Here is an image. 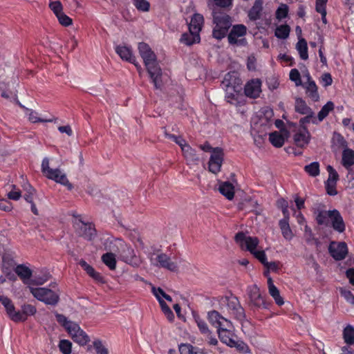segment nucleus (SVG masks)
I'll return each instance as SVG.
<instances>
[{
    "label": "nucleus",
    "instance_id": "f257e3e1",
    "mask_svg": "<svg viewBox=\"0 0 354 354\" xmlns=\"http://www.w3.org/2000/svg\"><path fill=\"white\" fill-rule=\"evenodd\" d=\"M138 51L155 87L160 88L162 86V70L157 61L156 55L145 42L138 44Z\"/></svg>",
    "mask_w": 354,
    "mask_h": 354
},
{
    "label": "nucleus",
    "instance_id": "f03ea898",
    "mask_svg": "<svg viewBox=\"0 0 354 354\" xmlns=\"http://www.w3.org/2000/svg\"><path fill=\"white\" fill-rule=\"evenodd\" d=\"M212 14L214 24L212 36L214 38L221 40L226 36L232 26L231 17L226 13L221 12L218 8H214Z\"/></svg>",
    "mask_w": 354,
    "mask_h": 354
},
{
    "label": "nucleus",
    "instance_id": "7ed1b4c3",
    "mask_svg": "<svg viewBox=\"0 0 354 354\" xmlns=\"http://www.w3.org/2000/svg\"><path fill=\"white\" fill-rule=\"evenodd\" d=\"M246 292L248 297V306L252 309H268L269 308V303L266 301L259 288L256 284L248 286Z\"/></svg>",
    "mask_w": 354,
    "mask_h": 354
},
{
    "label": "nucleus",
    "instance_id": "20e7f679",
    "mask_svg": "<svg viewBox=\"0 0 354 354\" xmlns=\"http://www.w3.org/2000/svg\"><path fill=\"white\" fill-rule=\"evenodd\" d=\"M30 291L36 299L48 305L55 306L59 300V295L48 288H30Z\"/></svg>",
    "mask_w": 354,
    "mask_h": 354
},
{
    "label": "nucleus",
    "instance_id": "39448f33",
    "mask_svg": "<svg viewBox=\"0 0 354 354\" xmlns=\"http://www.w3.org/2000/svg\"><path fill=\"white\" fill-rule=\"evenodd\" d=\"M223 302L226 304L229 313L235 319L239 321H243L245 319V310L236 297H226L223 299Z\"/></svg>",
    "mask_w": 354,
    "mask_h": 354
},
{
    "label": "nucleus",
    "instance_id": "423d86ee",
    "mask_svg": "<svg viewBox=\"0 0 354 354\" xmlns=\"http://www.w3.org/2000/svg\"><path fill=\"white\" fill-rule=\"evenodd\" d=\"M150 261L154 266L162 268L171 272H176L178 268L177 263L172 261L165 253H153L151 255Z\"/></svg>",
    "mask_w": 354,
    "mask_h": 354
},
{
    "label": "nucleus",
    "instance_id": "0eeeda50",
    "mask_svg": "<svg viewBox=\"0 0 354 354\" xmlns=\"http://www.w3.org/2000/svg\"><path fill=\"white\" fill-rule=\"evenodd\" d=\"M71 326L68 328L67 332L72 339L80 346L86 345L90 341L89 337L77 324H72Z\"/></svg>",
    "mask_w": 354,
    "mask_h": 354
},
{
    "label": "nucleus",
    "instance_id": "6e6552de",
    "mask_svg": "<svg viewBox=\"0 0 354 354\" xmlns=\"http://www.w3.org/2000/svg\"><path fill=\"white\" fill-rule=\"evenodd\" d=\"M235 241L242 248L252 253L257 250L259 244V239L257 237L247 236L243 232H239L235 236Z\"/></svg>",
    "mask_w": 354,
    "mask_h": 354
},
{
    "label": "nucleus",
    "instance_id": "1a4fd4ad",
    "mask_svg": "<svg viewBox=\"0 0 354 354\" xmlns=\"http://www.w3.org/2000/svg\"><path fill=\"white\" fill-rule=\"evenodd\" d=\"M77 232L79 236L84 239L91 241L94 239L97 235V232L94 225L90 223H84L81 219L76 223Z\"/></svg>",
    "mask_w": 354,
    "mask_h": 354
},
{
    "label": "nucleus",
    "instance_id": "9d476101",
    "mask_svg": "<svg viewBox=\"0 0 354 354\" xmlns=\"http://www.w3.org/2000/svg\"><path fill=\"white\" fill-rule=\"evenodd\" d=\"M223 151L220 147H215L209 161V169L214 174L220 171L223 160Z\"/></svg>",
    "mask_w": 354,
    "mask_h": 354
},
{
    "label": "nucleus",
    "instance_id": "9b49d317",
    "mask_svg": "<svg viewBox=\"0 0 354 354\" xmlns=\"http://www.w3.org/2000/svg\"><path fill=\"white\" fill-rule=\"evenodd\" d=\"M328 251L334 259L341 261L347 255L348 247L345 242H332L328 247Z\"/></svg>",
    "mask_w": 354,
    "mask_h": 354
},
{
    "label": "nucleus",
    "instance_id": "f8f14e48",
    "mask_svg": "<svg viewBox=\"0 0 354 354\" xmlns=\"http://www.w3.org/2000/svg\"><path fill=\"white\" fill-rule=\"evenodd\" d=\"M227 323V327L221 328L217 330V333L220 340L227 346H235V340L233 339L234 334L230 330L232 324L230 321L225 319Z\"/></svg>",
    "mask_w": 354,
    "mask_h": 354
},
{
    "label": "nucleus",
    "instance_id": "ddd939ff",
    "mask_svg": "<svg viewBox=\"0 0 354 354\" xmlns=\"http://www.w3.org/2000/svg\"><path fill=\"white\" fill-rule=\"evenodd\" d=\"M246 30L247 28L244 25L238 24L234 26L227 37L229 43L231 44L238 43L239 44H245L246 42L245 39L238 40L237 37L244 36L246 34Z\"/></svg>",
    "mask_w": 354,
    "mask_h": 354
},
{
    "label": "nucleus",
    "instance_id": "4468645a",
    "mask_svg": "<svg viewBox=\"0 0 354 354\" xmlns=\"http://www.w3.org/2000/svg\"><path fill=\"white\" fill-rule=\"evenodd\" d=\"M0 301L5 307L9 318L15 322H19V319L21 318L19 310H15L12 301L8 297L3 295H0Z\"/></svg>",
    "mask_w": 354,
    "mask_h": 354
},
{
    "label": "nucleus",
    "instance_id": "2eb2a0df",
    "mask_svg": "<svg viewBox=\"0 0 354 354\" xmlns=\"http://www.w3.org/2000/svg\"><path fill=\"white\" fill-rule=\"evenodd\" d=\"M305 77H306L307 82L302 84V86L306 88V92L307 95L313 101V102H317L319 100V95L317 91V86L315 82L311 79V77L309 74V73L307 71L306 74L305 75Z\"/></svg>",
    "mask_w": 354,
    "mask_h": 354
},
{
    "label": "nucleus",
    "instance_id": "dca6fc26",
    "mask_svg": "<svg viewBox=\"0 0 354 354\" xmlns=\"http://www.w3.org/2000/svg\"><path fill=\"white\" fill-rule=\"evenodd\" d=\"M46 178L66 186L68 190H71L73 188V185L68 181L66 175L59 169H55L53 171H50V174H48Z\"/></svg>",
    "mask_w": 354,
    "mask_h": 354
},
{
    "label": "nucleus",
    "instance_id": "f3484780",
    "mask_svg": "<svg viewBox=\"0 0 354 354\" xmlns=\"http://www.w3.org/2000/svg\"><path fill=\"white\" fill-rule=\"evenodd\" d=\"M115 51L122 59L133 64L138 71L142 69L141 66L137 64L136 57L133 55L130 48L125 46H118Z\"/></svg>",
    "mask_w": 354,
    "mask_h": 354
},
{
    "label": "nucleus",
    "instance_id": "a211bd4d",
    "mask_svg": "<svg viewBox=\"0 0 354 354\" xmlns=\"http://www.w3.org/2000/svg\"><path fill=\"white\" fill-rule=\"evenodd\" d=\"M244 92L246 96L251 98H256L261 93V82L259 80H252L248 82L245 86Z\"/></svg>",
    "mask_w": 354,
    "mask_h": 354
},
{
    "label": "nucleus",
    "instance_id": "6ab92c4d",
    "mask_svg": "<svg viewBox=\"0 0 354 354\" xmlns=\"http://www.w3.org/2000/svg\"><path fill=\"white\" fill-rule=\"evenodd\" d=\"M332 227L334 230L342 233L345 230V223L339 212L337 209L332 210L331 216L330 218Z\"/></svg>",
    "mask_w": 354,
    "mask_h": 354
},
{
    "label": "nucleus",
    "instance_id": "aec40b11",
    "mask_svg": "<svg viewBox=\"0 0 354 354\" xmlns=\"http://www.w3.org/2000/svg\"><path fill=\"white\" fill-rule=\"evenodd\" d=\"M310 133L304 128L303 131L296 133L294 136V141L296 145L300 148L305 147L309 142Z\"/></svg>",
    "mask_w": 354,
    "mask_h": 354
},
{
    "label": "nucleus",
    "instance_id": "412c9836",
    "mask_svg": "<svg viewBox=\"0 0 354 354\" xmlns=\"http://www.w3.org/2000/svg\"><path fill=\"white\" fill-rule=\"evenodd\" d=\"M203 23V17L200 14H194L189 25V30L194 34L199 35Z\"/></svg>",
    "mask_w": 354,
    "mask_h": 354
},
{
    "label": "nucleus",
    "instance_id": "4be33fe9",
    "mask_svg": "<svg viewBox=\"0 0 354 354\" xmlns=\"http://www.w3.org/2000/svg\"><path fill=\"white\" fill-rule=\"evenodd\" d=\"M268 286L269 294L274 299L275 303L279 306L283 305L284 304L283 299L280 295L279 290L274 285L271 277L268 278Z\"/></svg>",
    "mask_w": 354,
    "mask_h": 354
},
{
    "label": "nucleus",
    "instance_id": "5701e85b",
    "mask_svg": "<svg viewBox=\"0 0 354 354\" xmlns=\"http://www.w3.org/2000/svg\"><path fill=\"white\" fill-rule=\"evenodd\" d=\"M207 319L217 330L223 327V321L225 322V319H226L216 310L209 311L207 314Z\"/></svg>",
    "mask_w": 354,
    "mask_h": 354
},
{
    "label": "nucleus",
    "instance_id": "b1692460",
    "mask_svg": "<svg viewBox=\"0 0 354 354\" xmlns=\"http://www.w3.org/2000/svg\"><path fill=\"white\" fill-rule=\"evenodd\" d=\"M218 190L227 199H233L234 196V187L231 183L228 181L221 183Z\"/></svg>",
    "mask_w": 354,
    "mask_h": 354
},
{
    "label": "nucleus",
    "instance_id": "393cba45",
    "mask_svg": "<svg viewBox=\"0 0 354 354\" xmlns=\"http://www.w3.org/2000/svg\"><path fill=\"white\" fill-rule=\"evenodd\" d=\"M263 10V0H255L253 6L249 11L248 17L251 20L255 21L260 19Z\"/></svg>",
    "mask_w": 354,
    "mask_h": 354
},
{
    "label": "nucleus",
    "instance_id": "a878e982",
    "mask_svg": "<svg viewBox=\"0 0 354 354\" xmlns=\"http://www.w3.org/2000/svg\"><path fill=\"white\" fill-rule=\"evenodd\" d=\"M342 163L346 169L354 165V150L346 148L343 151Z\"/></svg>",
    "mask_w": 354,
    "mask_h": 354
},
{
    "label": "nucleus",
    "instance_id": "bb28decb",
    "mask_svg": "<svg viewBox=\"0 0 354 354\" xmlns=\"http://www.w3.org/2000/svg\"><path fill=\"white\" fill-rule=\"evenodd\" d=\"M201 40L200 35L194 34L189 30L182 35L180 39V42L187 46H191L196 43H199Z\"/></svg>",
    "mask_w": 354,
    "mask_h": 354
},
{
    "label": "nucleus",
    "instance_id": "cd10ccee",
    "mask_svg": "<svg viewBox=\"0 0 354 354\" xmlns=\"http://www.w3.org/2000/svg\"><path fill=\"white\" fill-rule=\"evenodd\" d=\"M181 149L185 158L188 162H197L199 160V158L196 155V151L187 143Z\"/></svg>",
    "mask_w": 354,
    "mask_h": 354
},
{
    "label": "nucleus",
    "instance_id": "c85d7f7f",
    "mask_svg": "<svg viewBox=\"0 0 354 354\" xmlns=\"http://www.w3.org/2000/svg\"><path fill=\"white\" fill-rule=\"evenodd\" d=\"M15 272L24 282H26V281L28 280L32 276L31 270L23 264L18 265L15 268Z\"/></svg>",
    "mask_w": 354,
    "mask_h": 354
},
{
    "label": "nucleus",
    "instance_id": "c756f323",
    "mask_svg": "<svg viewBox=\"0 0 354 354\" xmlns=\"http://www.w3.org/2000/svg\"><path fill=\"white\" fill-rule=\"evenodd\" d=\"M296 49L301 59L306 60L308 59L307 41L305 39L299 38V41L296 44Z\"/></svg>",
    "mask_w": 354,
    "mask_h": 354
},
{
    "label": "nucleus",
    "instance_id": "7c9ffc66",
    "mask_svg": "<svg viewBox=\"0 0 354 354\" xmlns=\"http://www.w3.org/2000/svg\"><path fill=\"white\" fill-rule=\"evenodd\" d=\"M331 213L332 210H317L315 218L317 223L320 225H328L331 216Z\"/></svg>",
    "mask_w": 354,
    "mask_h": 354
},
{
    "label": "nucleus",
    "instance_id": "2f4dec72",
    "mask_svg": "<svg viewBox=\"0 0 354 354\" xmlns=\"http://www.w3.org/2000/svg\"><path fill=\"white\" fill-rule=\"evenodd\" d=\"M36 308L31 304H24L21 306V311H19V322H24L27 319L28 316L33 315L36 313Z\"/></svg>",
    "mask_w": 354,
    "mask_h": 354
},
{
    "label": "nucleus",
    "instance_id": "473e14b6",
    "mask_svg": "<svg viewBox=\"0 0 354 354\" xmlns=\"http://www.w3.org/2000/svg\"><path fill=\"white\" fill-rule=\"evenodd\" d=\"M295 110L296 112L302 115L311 113V111H313L312 109L306 104V102L301 97H296Z\"/></svg>",
    "mask_w": 354,
    "mask_h": 354
},
{
    "label": "nucleus",
    "instance_id": "72a5a7b5",
    "mask_svg": "<svg viewBox=\"0 0 354 354\" xmlns=\"http://www.w3.org/2000/svg\"><path fill=\"white\" fill-rule=\"evenodd\" d=\"M180 354H204L198 347L193 346L189 344H182L179 346Z\"/></svg>",
    "mask_w": 354,
    "mask_h": 354
},
{
    "label": "nucleus",
    "instance_id": "f704fd0d",
    "mask_svg": "<svg viewBox=\"0 0 354 354\" xmlns=\"http://www.w3.org/2000/svg\"><path fill=\"white\" fill-rule=\"evenodd\" d=\"M80 266L89 274L92 278L97 281H101L102 279V276L100 273L95 271L94 268L88 264L85 261L81 260L79 262Z\"/></svg>",
    "mask_w": 354,
    "mask_h": 354
},
{
    "label": "nucleus",
    "instance_id": "c9c22d12",
    "mask_svg": "<svg viewBox=\"0 0 354 354\" xmlns=\"http://www.w3.org/2000/svg\"><path fill=\"white\" fill-rule=\"evenodd\" d=\"M343 338L344 342L348 345L354 344V327L347 325L343 330Z\"/></svg>",
    "mask_w": 354,
    "mask_h": 354
},
{
    "label": "nucleus",
    "instance_id": "e433bc0d",
    "mask_svg": "<svg viewBox=\"0 0 354 354\" xmlns=\"http://www.w3.org/2000/svg\"><path fill=\"white\" fill-rule=\"evenodd\" d=\"M102 262L111 270L116 268V259L113 253L107 252L102 256Z\"/></svg>",
    "mask_w": 354,
    "mask_h": 354
},
{
    "label": "nucleus",
    "instance_id": "4c0bfd02",
    "mask_svg": "<svg viewBox=\"0 0 354 354\" xmlns=\"http://www.w3.org/2000/svg\"><path fill=\"white\" fill-rule=\"evenodd\" d=\"M279 227L281 230L283 236L287 239L290 240L293 237L292 232L290 227L288 220L282 219L279 221Z\"/></svg>",
    "mask_w": 354,
    "mask_h": 354
},
{
    "label": "nucleus",
    "instance_id": "58836bf2",
    "mask_svg": "<svg viewBox=\"0 0 354 354\" xmlns=\"http://www.w3.org/2000/svg\"><path fill=\"white\" fill-rule=\"evenodd\" d=\"M269 140L276 147H281L285 141L283 136L277 131L270 133Z\"/></svg>",
    "mask_w": 354,
    "mask_h": 354
},
{
    "label": "nucleus",
    "instance_id": "ea45409f",
    "mask_svg": "<svg viewBox=\"0 0 354 354\" xmlns=\"http://www.w3.org/2000/svg\"><path fill=\"white\" fill-rule=\"evenodd\" d=\"M28 113V119L32 123L36 122H52L55 118L52 117L51 118H41L38 117V113L36 111L32 110H29L28 109H26Z\"/></svg>",
    "mask_w": 354,
    "mask_h": 354
},
{
    "label": "nucleus",
    "instance_id": "a19ab883",
    "mask_svg": "<svg viewBox=\"0 0 354 354\" xmlns=\"http://www.w3.org/2000/svg\"><path fill=\"white\" fill-rule=\"evenodd\" d=\"M135 252L133 248L125 245L120 253V258L126 263H131L135 257Z\"/></svg>",
    "mask_w": 354,
    "mask_h": 354
},
{
    "label": "nucleus",
    "instance_id": "79ce46f5",
    "mask_svg": "<svg viewBox=\"0 0 354 354\" xmlns=\"http://www.w3.org/2000/svg\"><path fill=\"white\" fill-rule=\"evenodd\" d=\"M290 28L288 25H281L277 27L274 35L279 39H285L288 37Z\"/></svg>",
    "mask_w": 354,
    "mask_h": 354
},
{
    "label": "nucleus",
    "instance_id": "37998d69",
    "mask_svg": "<svg viewBox=\"0 0 354 354\" xmlns=\"http://www.w3.org/2000/svg\"><path fill=\"white\" fill-rule=\"evenodd\" d=\"M151 291L154 296L158 299V302L160 303V301H164V300L162 299V297L165 298L167 301L171 302L172 298L169 295L166 294L164 290L161 288H156L154 286L152 287Z\"/></svg>",
    "mask_w": 354,
    "mask_h": 354
},
{
    "label": "nucleus",
    "instance_id": "c03bdc74",
    "mask_svg": "<svg viewBox=\"0 0 354 354\" xmlns=\"http://www.w3.org/2000/svg\"><path fill=\"white\" fill-rule=\"evenodd\" d=\"M333 109L334 103L331 101H328L318 113L319 121H322Z\"/></svg>",
    "mask_w": 354,
    "mask_h": 354
},
{
    "label": "nucleus",
    "instance_id": "a18cd8bd",
    "mask_svg": "<svg viewBox=\"0 0 354 354\" xmlns=\"http://www.w3.org/2000/svg\"><path fill=\"white\" fill-rule=\"evenodd\" d=\"M304 170L310 176H317L319 174V164L318 162H313L304 167Z\"/></svg>",
    "mask_w": 354,
    "mask_h": 354
},
{
    "label": "nucleus",
    "instance_id": "49530a36",
    "mask_svg": "<svg viewBox=\"0 0 354 354\" xmlns=\"http://www.w3.org/2000/svg\"><path fill=\"white\" fill-rule=\"evenodd\" d=\"M194 319L201 333L208 335L211 334V331L204 320L201 319L199 316H194Z\"/></svg>",
    "mask_w": 354,
    "mask_h": 354
},
{
    "label": "nucleus",
    "instance_id": "de8ad7c7",
    "mask_svg": "<svg viewBox=\"0 0 354 354\" xmlns=\"http://www.w3.org/2000/svg\"><path fill=\"white\" fill-rule=\"evenodd\" d=\"M134 6L141 12H147L150 8V3L147 0H132Z\"/></svg>",
    "mask_w": 354,
    "mask_h": 354
},
{
    "label": "nucleus",
    "instance_id": "09e8293b",
    "mask_svg": "<svg viewBox=\"0 0 354 354\" xmlns=\"http://www.w3.org/2000/svg\"><path fill=\"white\" fill-rule=\"evenodd\" d=\"M59 351L62 354H71L72 343L67 339H62L59 343Z\"/></svg>",
    "mask_w": 354,
    "mask_h": 354
},
{
    "label": "nucleus",
    "instance_id": "8fccbe9b",
    "mask_svg": "<svg viewBox=\"0 0 354 354\" xmlns=\"http://www.w3.org/2000/svg\"><path fill=\"white\" fill-rule=\"evenodd\" d=\"M93 344L97 354H109L108 348L103 345L101 340L96 339L93 342Z\"/></svg>",
    "mask_w": 354,
    "mask_h": 354
},
{
    "label": "nucleus",
    "instance_id": "3c124183",
    "mask_svg": "<svg viewBox=\"0 0 354 354\" xmlns=\"http://www.w3.org/2000/svg\"><path fill=\"white\" fill-rule=\"evenodd\" d=\"M57 321L62 326H64L66 330H68V328L69 326H71V325L72 324H75V322L68 321L64 315L59 314L58 313H55Z\"/></svg>",
    "mask_w": 354,
    "mask_h": 354
},
{
    "label": "nucleus",
    "instance_id": "603ef678",
    "mask_svg": "<svg viewBox=\"0 0 354 354\" xmlns=\"http://www.w3.org/2000/svg\"><path fill=\"white\" fill-rule=\"evenodd\" d=\"M160 306L165 315L167 317L169 321L172 322L174 319V315L171 310V308L168 306V305L165 301H160Z\"/></svg>",
    "mask_w": 354,
    "mask_h": 354
},
{
    "label": "nucleus",
    "instance_id": "864d4df0",
    "mask_svg": "<svg viewBox=\"0 0 354 354\" xmlns=\"http://www.w3.org/2000/svg\"><path fill=\"white\" fill-rule=\"evenodd\" d=\"M327 171L328 172V178L326 182L329 183H337L339 178V175L335 169L330 165L327 167Z\"/></svg>",
    "mask_w": 354,
    "mask_h": 354
},
{
    "label": "nucleus",
    "instance_id": "5fc2aeb1",
    "mask_svg": "<svg viewBox=\"0 0 354 354\" xmlns=\"http://www.w3.org/2000/svg\"><path fill=\"white\" fill-rule=\"evenodd\" d=\"M26 193L24 194V198L28 203L33 201V196L36 193V190L29 184H27L25 187Z\"/></svg>",
    "mask_w": 354,
    "mask_h": 354
},
{
    "label": "nucleus",
    "instance_id": "6e6d98bb",
    "mask_svg": "<svg viewBox=\"0 0 354 354\" xmlns=\"http://www.w3.org/2000/svg\"><path fill=\"white\" fill-rule=\"evenodd\" d=\"M288 13V7L286 4H281L276 11V17L278 19H282L287 17Z\"/></svg>",
    "mask_w": 354,
    "mask_h": 354
},
{
    "label": "nucleus",
    "instance_id": "4d7b16f0",
    "mask_svg": "<svg viewBox=\"0 0 354 354\" xmlns=\"http://www.w3.org/2000/svg\"><path fill=\"white\" fill-rule=\"evenodd\" d=\"M290 79L292 82H295L296 86L302 85L301 80V76L299 71L296 68H293L290 72Z\"/></svg>",
    "mask_w": 354,
    "mask_h": 354
},
{
    "label": "nucleus",
    "instance_id": "13d9d810",
    "mask_svg": "<svg viewBox=\"0 0 354 354\" xmlns=\"http://www.w3.org/2000/svg\"><path fill=\"white\" fill-rule=\"evenodd\" d=\"M341 295L346 299V301L351 304H354V295L348 290L340 288Z\"/></svg>",
    "mask_w": 354,
    "mask_h": 354
},
{
    "label": "nucleus",
    "instance_id": "bf43d9fd",
    "mask_svg": "<svg viewBox=\"0 0 354 354\" xmlns=\"http://www.w3.org/2000/svg\"><path fill=\"white\" fill-rule=\"evenodd\" d=\"M165 135L167 138L174 140L176 144H178L180 147L181 149L187 143L186 141L181 137H178L175 135L170 134L166 131L165 132Z\"/></svg>",
    "mask_w": 354,
    "mask_h": 354
},
{
    "label": "nucleus",
    "instance_id": "052dcab7",
    "mask_svg": "<svg viewBox=\"0 0 354 354\" xmlns=\"http://www.w3.org/2000/svg\"><path fill=\"white\" fill-rule=\"evenodd\" d=\"M59 22L64 26H68L72 24V19L66 15L63 12L59 13V15L57 16Z\"/></svg>",
    "mask_w": 354,
    "mask_h": 354
},
{
    "label": "nucleus",
    "instance_id": "680f3d73",
    "mask_svg": "<svg viewBox=\"0 0 354 354\" xmlns=\"http://www.w3.org/2000/svg\"><path fill=\"white\" fill-rule=\"evenodd\" d=\"M333 140L335 145H338L339 147H346L347 146L346 141L339 133H335L333 135Z\"/></svg>",
    "mask_w": 354,
    "mask_h": 354
},
{
    "label": "nucleus",
    "instance_id": "e2e57ef3",
    "mask_svg": "<svg viewBox=\"0 0 354 354\" xmlns=\"http://www.w3.org/2000/svg\"><path fill=\"white\" fill-rule=\"evenodd\" d=\"M12 187L13 189L7 194V196L8 199L18 201L21 196V191L17 189L15 185H12Z\"/></svg>",
    "mask_w": 354,
    "mask_h": 354
},
{
    "label": "nucleus",
    "instance_id": "0e129e2a",
    "mask_svg": "<svg viewBox=\"0 0 354 354\" xmlns=\"http://www.w3.org/2000/svg\"><path fill=\"white\" fill-rule=\"evenodd\" d=\"M263 265L268 263L267 257L263 250H257L252 253Z\"/></svg>",
    "mask_w": 354,
    "mask_h": 354
},
{
    "label": "nucleus",
    "instance_id": "69168bd1",
    "mask_svg": "<svg viewBox=\"0 0 354 354\" xmlns=\"http://www.w3.org/2000/svg\"><path fill=\"white\" fill-rule=\"evenodd\" d=\"M53 169L50 168L49 167V159L48 158H44L41 162V171L45 175L46 177L48 176V174H50V171H53Z\"/></svg>",
    "mask_w": 354,
    "mask_h": 354
},
{
    "label": "nucleus",
    "instance_id": "338daca9",
    "mask_svg": "<svg viewBox=\"0 0 354 354\" xmlns=\"http://www.w3.org/2000/svg\"><path fill=\"white\" fill-rule=\"evenodd\" d=\"M50 8L55 14L56 17L62 12V5L59 1H53L50 3Z\"/></svg>",
    "mask_w": 354,
    "mask_h": 354
},
{
    "label": "nucleus",
    "instance_id": "774afa93",
    "mask_svg": "<svg viewBox=\"0 0 354 354\" xmlns=\"http://www.w3.org/2000/svg\"><path fill=\"white\" fill-rule=\"evenodd\" d=\"M321 82H322L323 86L325 87L331 85L333 83L331 75L328 73H324L321 77Z\"/></svg>",
    "mask_w": 354,
    "mask_h": 354
}]
</instances>
